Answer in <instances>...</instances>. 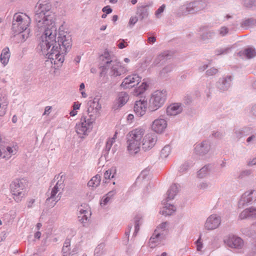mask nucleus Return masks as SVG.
Listing matches in <instances>:
<instances>
[{"label":"nucleus","mask_w":256,"mask_h":256,"mask_svg":"<svg viewBox=\"0 0 256 256\" xmlns=\"http://www.w3.org/2000/svg\"><path fill=\"white\" fill-rule=\"evenodd\" d=\"M170 56L171 55L170 54L169 52H164L157 56V58L155 59L154 64V65H157L161 61H165L166 60L170 58Z\"/></svg>","instance_id":"29"},{"label":"nucleus","mask_w":256,"mask_h":256,"mask_svg":"<svg viewBox=\"0 0 256 256\" xmlns=\"http://www.w3.org/2000/svg\"><path fill=\"white\" fill-rule=\"evenodd\" d=\"M157 136L155 134H146L142 142V148L146 151L151 149L156 144Z\"/></svg>","instance_id":"11"},{"label":"nucleus","mask_w":256,"mask_h":256,"mask_svg":"<svg viewBox=\"0 0 256 256\" xmlns=\"http://www.w3.org/2000/svg\"><path fill=\"white\" fill-rule=\"evenodd\" d=\"M201 240H202L201 235H200L198 240L196 242V244L197 250L198 251H200L202 248V243Z\"/></svg>","instance_id":"53"},{"label":"nucleus","mask_w":256,"mask_h":256,"mask_svg":"<svg viewBox=\"0 0 256 256\" xmlns=\"http://www.w3.org/2000/svg\"><path fill=\"white\" fill-rule=\"evenodd\" d=\"M165 238V234L161 232H158L156 229L154 233L150 238V241L151 243H156L161 242Z\"/></svg>","instance_id":"25"},{"label":"nucleus","mask_w":256,"mask_h":256,"mask_svg":"<svg viewBox=\"0 0 256 256\" xmlns=\"http://www.w3.org/2000/svg\"><path fill=\"white\" fill-rule=\"evenodd\" d=\"M247 218H249L248 210V208L242 212L239 216V218L240 220H243Z\"/></svg>","instance_id":"49"},{"label":"nucleus","mask_w":256,"mask_h":256,"mask_svg":"<svg viewBox=\"0 0 256 256\" xmlns=\"http://www.w3.org/2000/svg\"><path fill=\"white\" fill-rule=\"evenodd\" d=\"M230 48H220L216 50V52L217 55H220L222 54H227L230 50Z\"/></svg>","instance_id":"46"},{"label":"nucleus","mask_w":256,"mask_h":256,"mask_svg":"<svg viewBox=\"0 0 256 256\" xmlns=\"http://www.w3.org/2000/svg\"><path fill=\"white\" fill-rule=\"evenodd\" d=\"M64 176V174H62L60 176V179L58 180V181L56 182V185L54 186L57 188L58 189L60 190H63L64 187V180L62 179L63 176Z\"/></svg>","instance_id":"39"},{"label":"nucleus","mask_w":256,"mask_h":256,"mask_svg":"<svg viewBox=\"0 0 256 256\" xmlns=\"http://www.w3.org/2000/svg\"><path fill=\"white\" fill-rule=\"evenodd\" d=\"M98 67L100 70V77L105 76L109 70V74L111 76H120L124 72V67L118 62L112 52L106 50L98 57Z\"/></svg>","instance_id":"2"},{"label":"nucleus","mask_w":256,"mask_h":256,"mask_svg":"<svg viewBox=\"0 0 256 256\" xmlns=\"http://www.w3.org/2000/svg\"><path fill=\"white\" fill-rule=\"evenodd\" d=\"M26 180L16 179L10 184V188L13 198L16 202H20L25 196Z\"/></svg>","instance_id":"6"},{"label":"nucleus","mask_w":256,"mask_h":256,"mask_svg":"<svg viewBox=\"0 0 256 256\" xmlns=\"http://www.w3.org/2000/svg\"><path fill=\"white\" fill-rule=\"evenodd\" d=\"M248 256H256V240L254 244L252 252L248 254Z\"/></svg>","instance_id":"60"},{"label":"nucleus","mask_w":256,"mask_h":256,"mask_svg":"<svg viewBox=\"0 0 256 256\" xmlns=\"http://www.w3.org/2000/svg\"><path fill=\"white\" fill-rule=\"evenodd\" d=\"M210 148L208 142L202 141L200 144H196L194 148V152L196 154L204 156L210 151Z\"/></svg>","instance_id":"15"},{"label":"nucleus","mask_w":256,"mask_h":256,"mask_svg":"<svg viewBox=\"0 0 256 256\" xmlns=\"http://www.w3.org/2000/svg\"><path fill=\"white\" fill-rule=\"evenodd\" d=\"M10 56V54L8 48L6 47L4 48L2 50L0 57V62L4 66L8 64L9 61Z\"/></svg>","instance_id":"24"},{"label":"nucleus","mask_w":256,"mask_h":256,"mask_svg":"<svg viewBox=\"0 0 256 256\" xmlns=\"http://www.w3.org/2000/svg\"><path fill=\"white\" fill-rule=\"evenodd\" d=\"M148 5L142 6L138 7L136 14L138 16L140 20H142L148 16Z\"/></svg>","instance_id":"22"},{"label":"nucleus","mask_w":256,"mask_h":256,"mask_svg":"<svg viewBox=\"0 0 256 256\" xmlns=\"http://www.w3.org/2000/svg\"><path fill=\"white\" fill-rule=\"evenodd\" d=\"M226 242L230 247L235 248H241L244 245L242 240L240 238L234 236H230Z\"/></svg>","instance_id":"18"},{"label":"nucleus","mask_w":256,"mask_h":256,"mask_svg":"<svg viewBox=\"0 0 256 256\" xmlns=\"http://www.w3.org/2000/svg\"><path fill=\"white\" fill-rule=\"evenodd\" d=\"M148 85L145 82H142L141 85L136 89L135 94L139 96L142 94L147 89Z\"/></svg>","instance_id":"31"},{"label":"nucleus","mask_w":256,"mask_h":256,"mask_svg":"<svg viewBox=\"0 0 256 256\" xmlns=\"http://www.w3.org/2000/svg\"><path fill=\"white\" fill-rule=\"evenodd\" d=\"M166 126V122L164 119L160 118L154 121L152 128L156 133H162L165 130Z\"/></svg>","instance_id":"19"},{"label":"nucleus","mask_w":256,"mask_h":256,"mask_svg":"<svg viewBox=\"0 0 256 256\" xmlns=\"http://www.w3.org/2000/svg\"><path fill=\"white\" fill-rule=\"evenodd\" d=\"M128 46L127 42H125L124 40L120 39L119 43L117 44L118 48L120 49H122Z\"/></svg>","instance_id":"51"},{"label":"nucleus","mask_w":256,"mask_h":256,"mask_svg":"<svg viewBox=\"0 0 256 256\" xmlns=\"http://www.w3.org/2000/svg\"><path fill=\"white\" fill-rule=\"evenodd\" d=\"M212 135L214 137L218 138H221L223 136L222 133L220 132H214L212 134Z\"/></svg>","instance_id":"64"},{"label":"nucleus","mask_w":256,"mask_h":256,"mask_svg":"<svg viewBox=\"0 0 256 256\" xmlns=\"http://www.w3.org/2000/svg\"><path fill=\"white\" fill-rule=\"evenodd\" d=\"M96 182V176H94L91 180L88 182V186L90 188L92 187L93 189L94 187L95 182Z\"/></svg>","instance_id":"55"},{"label":"nucleus","mask_w":256,"mask_h":256,"mask_svg":"<svg viewBox=\"0 0 256 256\" xmlns=\"http://www.w3.org/2000/svg\"><path fill=\"white\" fill-rule=\"evenodd\" d=\"M206 6V2L203 0H194L186 5L180 6L176 14L180 16L188 14H194L203 10Z\"/></svg>","instance_id":"5"},{"label":"nucleus","mask_w":256,"mask_h":256,"mask_svg":"<svg viewBox=\"0 0 256 256\" xmlns=\"http://www.w3.org/2000/svg\"><path fill=\"white\" fill-rule=\"evenodd\" d=\"M128 94L124 92L119 93L118 95V108L122 107L124 106L128 100Z\"/></svg>","instance_id":"26"},{"label":"nucleus","mask_w":256,"mask_h":256,"mask_svg":"<svg viewBox=\"0 0 256 256\" xmlns=\"http://www.w3.org/2000/svg\"><path fill=\"white\" fill-rule=\"evenodd\" d=\"M141 78L140 76L136 74L128 76L124 80L120 86L124 88H132L136 84H138L140 83Z\"/></svg>","instance_id":"12"},{"label":"nucleus","mask_w":256,"mask_h":256,"mask_svg":"<svg viewBox=\"0 0 256 256\" xmlns=\"http://www.w3.org/2000/svg\"><path fill=\"white\" fill-rule=\"evenodd\" d=\"M142 128H136L127 135L128 150L131 154H136L140 150L141 140L144 134Z\"/></svg>","instance_id":"3"},{"label":"nucleus","mask_w":256,"mask_h":256,"mask_svg":"<svg viewBox=\"0 0 256 256\" xmlns=\"http://www.w3.org/2000/svg\"><path fill=\"white\" fill-rule=\"evenodd\" d=\"M256 0H244V5L247 8L252 7L255 4Z\"/></svg>","instance_id":"50"},{"label":"nucleus","mask_w":256,"mask_h":256,"mask_svg":"<svg viewBox=\"0 0 256 256\" xmlns=\"http://www.w3.org/2000/svg\"><path fill=\"white\" fill-rule=\"evenodd\" d=\"M147 102L144 100V99L136 101L134 107V110L136 114L140 117L145 114Z\"/></svg>","instance_id":"16"},{"label":"nucleus","mask_w":256,"mask_h":256,"mask_svg":"<svg viewBox=\"0 0 256 256\" xmlns=\"http://www.w3.org/2000/svg\"><path fill=\"white\" fill-rule=\"evenodd\" d=\"M170 152V148L169 145L166 146L161 150L160 156L162 158H166Z\"/></svg>","instance_id":"34"},{"label":"nucleus","mask_w":256,"mask_h":256,"mask_svg":"<svg viewBox=\"0 0 256 256\" xmlns=\"http://www.w3.org/2000/svg\"><path fill=\"white\" fill-rule=\"evenodd\" d=\"M78 210L80 212L78 216V220L82 223H85L88 218V216L90 214L88 210V207L86 204H82L78 206Z\"/></svg>","instance_id":"17"},{"label":"nucleus","mask_w":256,"mask_h":256,"mask_svg":"<svg viewBox=\"0 0 256 256\" xmlns=\"http://www.w3.org/2000/svg\"><path fill=\"white\" fill-rule=\"evenodd\" d=\"M112 170H108L106 171V172L104 174V178L106 180H110V178H114V174H112Z\"/></svg>","instance_id":"56"},{"label":"nucleus","mask_w":256,"mask_h":256,"mask_svg":"<svg viewBox=\"0 0 256 256\" xmlns=\"http://www.w3.org/2000/svg\"><path fill=\"white\" fill-rule=\"evenodd\" d=\"M168 224L169 223L168 222H163L157 226L156 230L158 232H161L164 234V232L168 230L167 228Z\"/></svg>","instance_id":"37"},{"label":"nucleus","mask_w":256,"mask_h":256,"mask_svg":"<svg viewBox=\"0 0 256 256\" xmlns=\"http://www.w3.org/2000/svg\"><path fill=\"white\" fill-rule=\"evenodd\" d=\"M218 69L215 68H211L206 71V75L207 76H212L218 72Z\"/></svg>","instance_id":"43"},{"label":"nucleus","mask_w":256,"mask_h":256,"mask_svg":"<svg viewBox=\"0 0 256 256\" xmlns=\"http://www.w3.org/2000/svg\"><path fill=\"white\" fill-rule=\"evenodd\" d=\"M256 25V20L253 18H250L246 20L242 23V27H250Z\"/></svg>","instance_id":"32"},{"label":"nucleus","mask_w":256,"mask_h":256,"mask_svg":"<svg viewBox=\"0 0 256 256\" xmlns=\"http://www.w3.org/2000/svg\"><path fill=\"white\" fill-rule=\"evenodd\" d=\"M252 174V170H244L240 173V178H243L245 176H249Z\"/></svg>","instance_id":"52"},{"label":"nucleus","mask_w":256,"mask_h":256,"mask_svg":"<svg viewBox=\"0 0 256 256\" xmlns=\"http://www.w3.org/2000/svg\"><path fill=\"white\" fill-rule=\"evenodd\" d=\"M6 104L3 102L2 104H0V116H4L6 114V109L7 108Z\"/></svg>","instance_id":"47"},{"label":"nucleus","mask_w":256,"mask_h":256,"mask_svg":"<svg viewBox=\"0 0 256 256\" xmlns=\"http://www.w3.org/2000/svg\"><path fill=\"white\" fill-rule=\"evenodd\" d=\"M48 197L46 198V204L48 207L50 208L54 207L56 204V203L58 202L56 201L55 198H50V200L48 202Z\"/></svg>","instance_id":"42"},{"label":"nucleus","mask_w":256,"mask_h":256,"mask_svg":"<svg viewBox=\"0 0 256 256\" xmlns=\"http://www.w3.org/2000/svg\"><path fill=\"white\" fill-rule=\"evenodd\" d=\"M228 32V29L226 26H222L219 30V34L222 36H224Z\"/></svg>","instance_id":"58"},{"label":"nucleus","mask_w":256,"mask_h":256,"mask_svg":"<svg viewBox=\"0 0 256 256\" xmlns=\"http://www.w3.org/2000/svg\"><path fill=\"white\" fill-rule=\"evenodd\" d=\"M256 200V191L251 190L250 192H246L242 196L238 202V206L240 208L250 204L253 200Z\"/></svg>","instance_id":"10"},{"label":"nucleus","mask_w":256,"mask_h":256,"mask_svg":"<svg viewBox=\"0 0 256 256\" xmlns=\"http://www.w3.org/2000/svg\"><path fill=\"white\" fill-rule=\"evenodd\" d=\"M105 246V244L104 243H100L97 246V254L100 252V254L104 253V248Z\"/></svg>","instance_id":"57"},{"label":"nucleus","mask_w":256,"mask_h":256,"mask_svg":"<svg viewBox=\"0 0 256 256\" xmlns=\"http://www.w3.org/2000/svg\"><path fill=\"white\" fill-rule=\"evenodd\" d=\"M113 143H114V140H109L106 142V150L109 151L110 150Z\"/></svg>","instance_id":"62"},{"label":"nucleus","mask_w":256,"mask_h":256,"mask_svg":"<svg viewBox=\"0 0 256 256\" xmlns=\"http://www.w3.org/2000/svg\"><path fill=\"white\" fill-rule=\"evenodd\" d=\"M215 34V33L212 31H208L203 33L201 35V38L203 40H208L212 38Z\"/></svg>","instance_id":"36"},{"label":"nucleus","mask_w":256,"mask_h":256,"mask_svg":"<svg viewBox=\"0 0 256 256\" xmlns=\"http://www.w3.org/2000/svg\"><path fill=\"white\" fill-rule=\"evenodd\" d=\"M25 31L26 30L23 31V32L17 33L22 42H24L29 36L30 29H28V32H26Z\"/></svg>","instance_id":"38"},{"label":"nucleus","mask_w":256,"mask_h":256,"mask_svg":"<svg viewBox=\"0 0 256 256\" xmlns=\"http://www.w3.org/2000/svg\"><path fill=\"white\" fill-rule=\"evenodd\" d=\"M220 222V218L219 216L212 214L208 218L205 223V228L208 230H214L219 226Z\"/></svg>","instance_id":"13"},{"label":"nucleus","mask_w":256,"mask_h":256,"mask_svg":"<svg viewBox=\"0 0 256 256\" xmlns=\"http://www.w3.org/2000/svg\"><path fill=\"white\" fill-rule=\"evenodd\" d=\"M182 110V104L179 103L174 104L166 109V113L169 116H176L180 113Z\"/></svg>","instance_id":"20"},{"label":"nucleus","mask_w":256,"mask_h":256,"mask_svg":"<svg viewBox=\"0 0 256 256\" xmlns=\"http://www.w3.org/2000/svg\"><path fill=\"white\" fill-rule=\"evenodd\" d=\"M173 69V66L170 64L165 66L160 72V76L161 77L166 78V74L170 72Z\"/></svg>","instance_id":"33"},{"label":"nucleus","mask_w":256,"mask_h":256,"mask_svg":"<svg viewBox=\"0 0 256 256\" xmlns=\"http://www.w3.org/2000/svg\"><path fill=\"white\" fill-rule=\"evenodd\" d=\"M48 0H39L35 6L34 20L40 32L44 31L37 48L50 59L52 64L61 66L64 55L72 48L71 36L60 28L57 36L56 15Z\"/></svg>","instance_id":"1"},{"label":"nucleus","mask_w":256,"mask_h":256,"mask_svg":"<svg viewBox=\"0 0 256 256\" xmlns=\"http://www.w3.org/2000/svg\"><path fill=\"white\" fill-rule=\"evenodd\" d=\"M166 8V6L164 4H162L160 6L156 12L155 15L157 18H160V14L164 12Z\"/></svg>","instance_id":"44"},{"label":"nucleus","mask_w":256,"mask_h":256,"mask_svg":"<svg viewBox=\"0 0 256 256\" xmlns=\"http://www.w3.org/2000/svg\"><path fill=\"white\" fill-rule=\"evenodd\" d=\"M238 54L240 56H246L247 58H252L256 56V50L252 47H248L239 52Z\"/></svg>","instance_id":"21"},{"label":"nucleus","mask_w":256,"mask_h":256,"mask_svg":"<svg viewBox=\"0 0 256 256\" xmlns=\"http://www.w3.org/2000/svg\"><path fill=\"white\" fill-rule=\"evenodd\" d=\"M70 246V240L69 238H66L64 244L62 251L64 253H66L69 250V247Z\"/></svg>","instance_id":"40"},{"label":"nucleus","mask_w":256,"mask_h":256,"mask_svg":"<svg viewBox=\"0 0 256 256\" xmlns=\"http://www.w3.org/2000/svg\"><path fill=\"white\" fill-rule=\"evenodd\" d=\"M102 11L108 14H110L112 10L110 6H106L102 8Z\"/></svg>","instance_id":"59"},{"label":"nucleus","mask_w":256,"mask_h":256,"mask_svg":"<svg viewBox=\"0 0 256 256\" xmlns=\"http://www.w3.org/2000/svg\"><path fill=\"white\" fill-rule=\"evenodd\" d=\"M232 80L233 78L230 76L220 78L216 82V86L220 91L227 90L231 86Z\"/></svg>","instance_id":"14"},{"label":"nucleus","mask_w":256,"mask_h":256,"mask_svg":"<svg viewBox=\"0 0 256 256\" xmlns=\"http://www.w3.org/2000/svg\"><path fill=\"white\" fill-rule=\"evenodd\" d=\"M249 218H256V208L251 207L248 208Z\"/></svg>","instance_id":"45"},{"label":"nucleus","mask_w":256,"mask_h":256,"mask_svg":"<svg viewBox=\"0 0 256 256\" xmlns=\"http://www.w3.org/2000/svg\"><path fill=\"white\" fill-rule=\"evenodd\" d=\"M211 168L210 164L205 165L198 172V178H202L206 177L208 174Z\"/></svg>","instance_id":"28"},{"label":"nucleus","mask_w":256,"mask_h":256,"mask_svg":"<svg viewBox=\"0 0 256 256\" xmlns=\"http://www.w3.org/2000/svg\"><path fill=\"white\" fill-rule=\"evenodd\" d=\"M190 167V164L188 162H185L182 164L180 168L179 172H186Z\"/></svg>","instance_id":"48"},{"label":"nucleus","mask_w":256,"mask_h":256,"mask_svg":"<svg viewBox=\"0 0 256 256\" xmlns=\"http://www.w3.org/2000/svg\"><path fill=\"white\" fill-rule=\"evenodd\" d=\"M3 102L6 104H8L6 95L0 92V104H2Z\"/></svg>","instance_id":"54"},{"label":"nucleus","mask_w":256,"mask_h":256,"mask_svg":"<svg viewBox=\"0 0 256 256\" xmlns=\"http://www.w3.org/2000/svg\"><path fill=\"white\" fill-rule=\"evenodd\" d=\"M60 189H58L56 186H54V188H52L50 192V194H48V192H47L48 196V202L50 200V198H55V200H56V201H59L60 200L61 198V192H60L58 195H56L60 191Z\"/></svg>","instance_id":"27"},{"label":"nucleus","mask_w":256,"mask_h":256,"mask_svg":"<svg viewBox=\"0 0 256 256\" xmlns=\"http://www.w3.org/2000/svg\"><path fill=\"white\" fill-rule=\"evenodd\" d=\"M86 120L85 118H81L80 122L75 126L76 132L80 138H84V136L88 135L92 130L91 127L87 125Z\"/></svg>","instance_id":"9"},{"label":"nucleus","mask_w":256,"mask_h":256,"mask_svg":"<svg viewBox=\"0 0 256 256\" xmlns=\"http://www.w3.org/2000/svg\"><path fill=\"white\" fill-rule=\"evenodd\" d=\"M178 191V184H174L171 186L167 192L168 196L166 198V202L170 200H173L174 198V196L177 194Z\"/></svg>","instance_id":"23"},{"label":"nucleus","mask_w":256,"mask_h":256,"mask_svg":"<svg viewBox=\"0 0 256 256\" xmlns=\"http://www.w3.org/2000/svg\"><path fill=\"white\" fill-rule=\"evenodd\" d=\"M110 200V199L108 198L106 196H105L103 198L102 201L100 202V205L102 206H104L108 203V202Z\"/></svg>","instance_id":"63"},{"label":"nucleus","mask_w":256,"mask_h":256,"mask_svg":"<svg viewBox=\"0 0 256 256\" xmlns=\"http://www.w3.org/2000/svg\"><path fill=\"white\" fill-rule=\"evenodd\" d=\"M30 23V19L28 16L16 13L13 16L12 30L14 33H20L24 30L28 32Z\"/></svg>","instance_id":"4"},{"label":"nucleus","mask_w":256,"mask_h":256,"mask_svg":"<svg viewBox=\"0 0 256 256\" xmlns=\"http://www.w3.org/2000/svg\"><path fill=\"white\" fill-rule=\"evenodd\" d=\"M164 208H166V209L160 210V213L166 216L171 215L172 212L176 210V208L174 205L169 204L168 207L166 206Z\"/></svg>","instance_id":"30"},{"label":"nucleus","mask_w":256,"mask_h":256,"mask_svg":"<svg viewBox=\"0 0 256 256\" xmlns=\"http://www.w3.org/2000/svg\"><path fill=\"white\" fill-rule=\"evenodd\" d=\"M249 129V128H244L243 130H236L234 132L237 138H240L242 137L245 136L246 134H245V130H247Z\"/></svg>","instance_id":"41"},{"label":"nucleus","mask_w":256,"mask_h":256,"mask_svg":"<svg viewBox=\"0 0 256 256\" xmlns=\"http://www.w3.org/2000/svg\"><path fill=\"white\" fill-rule=\"evenodd\" d=\"M138 20V18L136 16H132L130 18L129 21L130 26H133Z\"/></svg>","instance_id":"61"},{"label":"nucleus","mask_w":256,"mask_h":256,"mask_svg":"<svg viewBox=\"0 0 256 256\" xmlns=\"http://www.w3.org/2000/svg\"><path fill=\"white\" fill-rule=\"evenodd\" d=\"M166 90L154 92L149 100L148 109L153 112L161 108L166 100Z\"/></svg>","instance_id":"7"},{"label":"nucleus","mask_w":256,"mask_h":256,"mask_svg":"<svg viewBox=\"0 0 256 256\" xmlns=\"http://www.w3.org/2000/svg\"><path fill=\"white\" fill-rule=\"evenodd\" d=\"M94 98L93 100H90L87 103L88 106V116H83L82 118H85L86 120V123L87 125L91 127L92 129L93 128L94 124L96 120V107H94L95 101Z\"/></svg>","instance_id":"8"},{"label":"nucleus","mask_w":256,"mask_h":256,"mask_svg":"<svg viewBox=\"0 0 256 256\" xmlns=\"http://www.w3.org/2000/svg\"><path fill=\"white\" fill-rule=\"evenodd\" d=\"M142 219V217L140 216H135L134 220V234L136 236L138 230H140V220Z\"/></svg>","instance_id":"35"}]
</instances>
